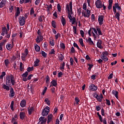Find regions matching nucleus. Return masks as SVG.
Wrapping results in <instances>:
<instances>
[{"mask_svg": "<svg viewBox=\"0 0 124 124\" xmlns=\"http://www.w3.org/2000/svg\"><path fill=\"white\" fill-rule=\"evenodd\" d=\"M52 93H56V88L52 87L50 89Z\"/></svg>", "mask_w": 124, "mask_h": 124, "instance_id": "nucleus-47", "label": "nucleus"}, {"mask_svg": "<svg viewBox=\"0 0 124 124\" xmlns=\"http://www.w3.org/2000/svg\"><path fill=\"white\" fill-rule=\"evenodd\" d=\"M70 62L71 65H73V62H74V60H73V59L71 57L70 58Z\"/></svg>", "mask_w": 124, "mask_h": 124, "instance_id": "nucleus-61", "label": "nucleus"}, {"mask_svg": "<svg viewBox=\"0 0 124 124\" xmlns=\"http://www.w3.org/2000/svg\"><path fill=\"white\" fill-rule=\"evenodd\" d=\"M25 113L24 112H20L19 113V117L20 120H24L25 119Z\"/></svg>", "mask_w": 124, "mask_h": 124, "instance_id": "nucleus-20", "label": "nucleus"}, {"mask_svg": "<svg viewBox=\"0 0 124 124\" xmlns=\"http://www.w3.org/2000/svg\"><path fill=\"white\" fill-rule=\"evenodd\" d=\"M26 101L25 100H22L20 104L21 107H22V108H24V107L26 106Z\"/></svg>", "mask_w": 124, "mask_h": 124, "instance_id": "nucleus-25", "label": "nucleus"}, {"mask_svg": "<svg viewBox=\"0 0 124 124\" xmlns=\"http://www.w3.org/2000/svg\"><path fill=\"white\" fill-rule=\"evenodd\" d=\"M63 74H62V72H60L58 74V78H62V76Z\"/></svg>", "mask_w": 124, "mask_h": 124, "instance_id": "nucleus-58", "label": "nucleus"}, {"mask_svg": "<svg viewBox=\"0 0 124 124\" xmlns=\"http://www.w3.org/2000/svg\"><path fill=\"white\" fill-rule=\"evenodd\" d=\"M6 4V0H2L0 2V8H2Z\"/></svg>", "mask_w": 124, "mask_h": 124, "instance_id": "nucleus-18", "label": "nucleus"}, {"mask_svg": "<svg viewBox=\"0 0 124 124\" xmlns=\"http://www.w3.org/2000/svg\"><path fill=\"white\" fill-rule=\"evenodd\" d=\"M88 66H89L88 68L89 71H91L92 70V68L93 67V65L89 63Z\"/></svg>", "mask_w": 124, "mask_h": 124, "instance_id": "nucleus-49", "label": "nucleus"}, {"mask_svg": "<svg viewBox=\"0 0 124 124\" xmlns=\"http://www.w3.org/2000/svg\"><path fill=\"white\" fill-rule=\"evenodd\" d=\"M74 47H75L76 48H77L78 50H80V47H79V46L76 43H74L73 44Z\"/></svg>", "mask_w": 124, "mask_h": 124, "instance_id": "nucleus-51", "label": "nucleus"}, {"mask_svg": "<svg viewBox=\"0 0 124 124\" xmlns=\"http://www.w3.org/2000/svg\"><path fill=\"white\" fill-rule=\"evenodd\" d=\"M89 90L90 91L95 92V91L97 90V86H95L94 84H90L89 85Z\"/></svg>", "mask_w": 124, "mask_h": 124, "instance_id": "nucleus-6", "label": "nucleus"}, {"mask_svg": "<svg viewBox=\"0 0 124 124\" xmlns=\"http://www.w3.org/2000/svg\"><path fill=\"white\" fill-rule=\"evenodd\" d=\"M65 65V63H64V62H63V63L62 64V66L60 67L61 70H63V69H64Z\"/></svg>", "mask_w": 124, "mask_h": 124, "instance_id": "nucleus-48", "label": "nucleus"}, {"mask_svg": "<svg viewBox=\"0 0 124 124\" xmlns=\"http://www.w3.org/2000/svg\"><path fill=\"white\" fill-rule=\"evenodd\" d=\"M41 54H42V55L43 56V57H44V58H46V57H47V53H46V52H45L43 50H41Z\"/></svg>", "mask_w": 124, "mask_h": 124, "instance_id": "nucleus-40", "label": "nucleus"}, {"mask_svg": "<svg viewBox=\"0 0 124 124\" xmlns=\"http://www.w3.org/2000/svg\"><path fill=\"white\" fill-rule=\"evenodd\" d=\"M106 104H107V105H108V106H110V105H111V103H110V100L106 99Z\"/></svg>", "mask_w": 124, "mask_h": 124, "instance_id": "nucleus-56", "label": "nucleus"}, {"mask_svg": "<svg viewBox=\"0 0 124 124\" xmlns=\"http://www.w3.org/2000/svg\"><path fill=\"white\" fill-rule=\"evenodd\" d=\"M96 31H98L99 35H103V33L101 31V29L98 27H96Z\"/></svg>", "mask_w": 124, "mask_h": 124, "instance_id": "nucleus-23", "label": "nucleus"}, {"mask_svg": "<svg viewBox=\"0 0 124 124\" xmlns=\"http://www.w3.org/2000/svg\"><path fill=\"white\" fill-rule=\"evenodd\" d=\"M68 18L70 20V22H71V21H72V25H74V24L76 23V18L75 17L72 18V16H71L70 13L68 14Z\"/></svg>", "mask_w": 124, "mask_h": 124, "instance_id": "nucleus-10", "label": "nucleus"}, {"mask_svg": "<svg viewBox=\"0 0 124 124\" xmlns=\"http://www.w3.org/2000/svg\"><path fill=\"white\" fill-rule=\"evenodd\" d=\"M13 6L12 5H10L9 7V11L10 12V13H11V12H12V11H13Z\"/></svg>", "mask_w": 124, "mask_h": 124, "instance_id": "nucleus-59", "label": "nucleus"}, {"mask_svg": "<svg viewBox=\"0 0 124 124\" xmlns=\"http://www.w3.org/2000/svg\"><path fill=\"white\" fill-rule=\"evenodd\" d=\"M33 70V67H29L27 68L28 72H31V71H32Z\"/></svg>", "mask_w": 124, "mask_h": 124, "instance_id": "nucleus-54", "label": "nucleus"}, {"mask_svg": "<svg viewBox=\"0 0 124 124\" xmlns=\"http://www.w3.org/2000/svg\"><path fill=\"white\" fill-rule=\"evenodd\" d=\"M7 29H6V27H3L1 35H2V36H4V34H7Z\"/></svg>", "mask_w": 124, "mask_h": 124, "instance_id": "nucleus-15", "label": "nucleus"}, {"mask_svg": "<svg viewBox=\"0 0 124 124\" xmlns=\"http://www.w3.org/2000/svg\"><path fill=\"white\" fill-rule=\"evenodd\" d=\"M4 63L6 66H8V64L10 63L9 60H8V59L5 60Z\"/></svg>", "mask_w": 124, "mask_h": 124, "instance_id": "nucleus-46", "label": "nucleus"}, {"mask_svg": "<svg viewBox=\"0 0 124 124\" xmlns=\"http://www.w3.org/2000/svg\"><path fill=\"white\" fill-rule=\"evenodd\" d=\"M86 41L87 42H89L90 45H93V44H94L93 43V41L92 40V38H91V37H89L88 38V39H86Z\"/></svg>", "mask_w": 124, "mask_h": 124, "instance_id": "nucleus-24", "label": "nucleus"}, {"mask_svg": "<svg viewBox=\"0 0 124 124\" xmlns=\"http://www.w3.org/2000/svg\"><path fill=\"white\" fill-rule=\"evenodd\" d=\"M103 19H104V16H99L98 22H99V24L100 26L103 25Z\"/></svg>", "mask_w": 124, "mask_h": 124, "instance_id": "nucleus-12", "label": "nucleus"}, {"mask_svg": "<svg viewBox=\"0 0 124 124\" xmlns=\"http://www.w3.org/2000/svg\"><path fill=\"white\" fill-rule=\"evenodd\" d=\"M96 7L97 8H102L103 7V4L100 0H97L95 2Z\"/></svg>", "mask_w": 124, "mask_h": 124, "instance_id": "nucleus-7", "label": "nucleus"}, {"mask_svg": "<svg viewBox=\"0 0 124 124\" xmlns=\"http://www.w3.org/2000/svg\"><path fill=\"white\" fill-rule=\"evenodd\" d=\"M109 55V53L107 51H105L102 53V55H101L103 57H107Z\"/></svg>", "mask_w": 124, "mask_h": 124, "instance_id": "nucleus-41", "label": "nucleus"}, {"mask_svg": "<svg viewBox=\"0 0 124 124\" xmlns=\"http://www.w3.org/2000/svg\"><path fill=\"white\" fill-rule=\"evenodd\" d=\"M83 9L87 10V3H84L83 5Z\"/></svg>", "mask_w": 124, "mask_h": 124, "instance_id": "nucleus-57", "label": "nucleus"}, {"mask_svg": "<svg viewBox=\"0 0 124 124\" xmlns=\"http://www.w3.org/2000/svg\"><path fill=\"white\" fill-rule=\"evenodd\" d=\"M19 69L20 71H24V67H23V63L21 62L20 63Z\"/></svg>", "mask_w": 124, "mask_h": 124, "instance_id": "nucleus-42", "label": "nucleus"}, {"mask_svg": "<svg viewBox=\"0 0 124 124\" xmlns=\"http://www.w3.org/2000/svg\"><path fill=\"white\" fill-rule=\"evenodd\" d=\"M51 24L54 29H56V28H57V26H56V21L55 20H52L51 21Z\"/></svg>", "mask_w": 124, "mask_h": 124, "instance_id": "nucleus-38", "label": "nucleus"}, {"mask_svg": "<svg viewBox=\"0 0 124 124\" xmlns=\"http://www.w3.org/2000/svg\"><path fill=\"white\" fill-rule=\"evenodd\" d=\"M60 47L61 48H62V49H65V45L63 43H61L60 44Z\"/></svg>", "mask_w": 124, "mask_h": 124, "instance_id": "nucleus-55", "label": "nucleus"}, {"mask_svg": "<svg viewBox=\"0 0 124 124\" xmlns=\"http://www.w3.org/2000/svg\"><path fill=\"white\" fill-rule=\"evenodd\" d=\"M50 55H53L55 54V49H52L49 52Z\"/></svg>", "mask_w": 124, "mask_h": 124, "instance_id": "nucleus-63", "label": "nucleus"}, {"mask_svg": "<svg viewBox=\"0 0 124 124\" xmlns=\"http://www.w3.org/2000/svg\"><path fill=\"white\" fill-rule=\"evenodd\" d=\"M5 43H6V40H3V41L0 43V46H5Z\"/></svg>", "mask_w": 124, "mask_h": 124, "instance_id": "nucleus-34", "label": "nucleus"}, {"mask_svg": "<svg viewBox=\"0 0 124 124\" xmlns=\"http://www.w3.org/2000/svg\"><path fill=\"white\" fill-rule=\"evenodd\" d=\"M50 82V77L48 76H46V84H49Z\"/></svg>", "mask_w": 124, "mask_h": 124, "instance_id": "nucleus-45", "label": "nucleus"}, {"mask_svg": "<svg viewBox=\"0 0 124 124\" xmlns=\"http://www.w3.org/2000/svg\"><path fill=\"white\" fill-rule=\"evenodd\" d=\"M45 102H46V104H47V105H48V106H50V104H51V103H50V100H49L48 98H46L45 99Z\"/></svg>", "mask_w": 124, "mask_h": 124, "instance_id": "nucleus-36", "label": "nucleus"}, {"mask_svg": "<svg viewBox=\"0 0 124 124\" xmlns=\"http://www.w3.org/2000/svg\"><path fill=\"white\" fill-rule=\"evenodd\" d=\"M61 23L63 27H64V26H65V24H66V21H65V19L64 17H63V16L62 17Z\"/></svg>", "mask_w": 124, "mask_h": 124, "instance_id": "nucleus-26", "label": "nucleus"}, {"mask_svg": "<svg viewBox=\"0 0 124 124\" xmlns=\"http://www.w3.org/2000/svg\"><path fill=\"white\" fill-rule=\"evenodd\" d=\"M14 79V75H11L10 76H7L6 78V84H3L2 88L8 92L9 90H10L9 87H11V84L13 86H15V80Z\"/></svg>", "mask_w": 124, "mask_h": 124, "instance_id": "nucleus-1", "label": "nucleus"}, {"mask_svg": "<svg viewBox=\"0 0 124 124\" xmlns=\"http://www.w3.org/2000/svg\"><path fill=\"white\" fill-rule=\"evenodd\" d=\"M101 59H102V60L103 61H104V62H107V61H108V58H107V57L106 56H101Z\"/></svg>", "mask_w": 124, "mask_h": 124, "instance_id": "nucleus-43", "label": "nucleus"}, {"mask_svg": "<svg viewBox=\"0 0 124 124\" xmlns=\"http://www.w3.org/2000/svg\"><path fill=\"white\" fill-rule=\"evenodd\" d=\"M46 122H47V118H45L44 117L41 116L39 119V122L38 123V124H46Z\"/></svg>", "mask_w": 124, "mask_h": 124, "instance_id": "nucleus-5", "label": "nucleus"}, {"mask_svg": "<svg viewBox=\"0 0 124 124\" xmlns=\"http://www.w3.org/2000/svg\"><path fill=\"white\" fill-rule=\"evenodd\" d=\"M50 108H49V107L46 106V108H45L42 112V116H43V117L45 116H47L48 114H49V112H50Z\"/></svg>", "mask_w": 124, "mask_h": 124, "instance_id": "nucleus-3", "label": "nucleus"}, {"mask_svg": "<svg viewBox=\"0 0 124 124\" xmlns=\"http://www.w3.org/2000/svg\"><path fill=\"white\" fill-rule=\"evenodd\" d=\"M12 44H8L6 46V48L7 50H8L9 51H11L12 50V48L14 47V43H13V41L12 42Z\"/></svg>", "mask_w": 124, "mask_h": 124, "instance_id": "nucleus-11", "label": "nucleus"}, {"mask_svg": "<svg viewBox=\"0 0 124 124\" xmlns=\"http://www.w3.org/2000/svg\"><path fill=\"white\" fill-rule=\"evenodd\" d=\"M10 93L9 94V97H14L15 96V91H14V89L13 87L10 88Z\"/></svg>", "mask_w": 124, "mask_h": 124, "instance_id": "nucleus-8", "label": "nucleus"}, {"mask_svg": "<svg viewBox=\"0 0 124 124\" xmlns=\"http://www.w3.org/2000/svg\"><path fill=\"white\" fill-rule=\"evenodd\" d=\"M81 13L82 15H83L84 17H86L87 18H90V16H91V12L89 13L87 15H86V13L85 12H82Z\"/></svg>", "mask_w": 124, "mask_h": 124, "instance_id": "nucleus-28", "label": "nucleus"}, {"mask_svg": "<svg viewBox=\"0 0 124 124\" xmlns=\"http://www.w3.org/2000/svg\"><path fill=\"white\" fill-rule=\"evenodd\" d=\"M28 113L29 115H31V113H32V112H33V111H34V108H33V107H31V108H28Z\"/></svg>", "mask_w": 124, "mask_h": 124, "instance_id": "nucleus-19", "label": "nucleus"}, {"mask_svg": "<svg viewBox=\"0 0 124 124\" xmlns=\"http://www.w3.org/2000/svg\"><path fill=\"white\" fill-rule=\"evenodd\" d=\"M34 49L36 52H39L40 51V46H39L38 45H36L34 46Z\"/></svg>", "mask_w": 124, "mask_h": 124, "instance_id": "nucleus-30", "label": "nucleus"}, {"mask_svg": "<svg viewBox=\"0 0 124 124\" xmlns=\"http://www.w3.org/2000/svg\"><path fill=\"white\" fill-rule=\"evenodd\" d=\"M95 98L97 99V100L99 101V102H102V99L99 97V95L98 94H96V96H95Z\"/></svg>", "mask_w": 124, "mask_h": 124, "instance_id": "nucleus-29", "label": "nucleus"}, {"mask_svg": "<svg viewBox=\"0 0 124 124\" xmlns=\"http://www.w3.org/2000/svg\"><path fill=\"white\" fill-rule=\"evenodd\" d=\"M18 20L20 26H24L26 24V20H25V17L24 16H19Z\"/></svg>", "mask_w": 124, "mask_h": 124, "instance_id": "nucleus-4", "label": "nucleus"}, {"mask_svg": "<svg viewBox=\"0 0 124 124\" xmlns=\"http://www.w3.org/2000/svg\"><path fill=\"white\" fill-rule=\"evenodd\" d=\"M79 42L82 47H84L85 46V45H84V42H83V39L82 38H80L79 39Z\"/></svg>", "mask_w": 124, "mask_h": 124, "instance_id": "nucleus-39", "label": "nucleus"}, {"mask_svg": "<svg viewBox=\"0 0 124 124\" xmlns=\"http://www.w3.org/2000/svg\"><path fill=\"white\" fill-rule=\"evenodd\" d=\"M102 44V42L100 40H98V42H97V47L99 48L100 49H102L103 47L101 46Z\"/></svg>", "mask_w": 124, "mask_h": 124, "instance_id": "nucleus-17", "label": "nucleus"}, {"mask_svg": "<svg viewBox=\"0 0 124 124\" xmlns=\"http://www.w3.org/2000/svg\"><path fill=\"white\" fill-rule=\"evenodd\" d=\"M44 16H41L40 17H39V22H42L43 21V19H42L43 18H44Z\"/></svg>", "mask_w": 124, "mask_h": 124, "instance_id": "nucleus-62", "label": "nucleus"}, {"mask_svg": "<svg viewBox=\"0 0 124 124\" xmlns=\"http://www.w3.org/2000/svg\"><path fill=\"white\" fill-rule=\"evenodd\" d=\"M71 52L72 53H75V49L74 48V47L72 46L71 48Z\"/></svg>", "mask_w": 124, "mask_h": 124, "instance_id": "nucleus-64", "label": "nucleus"}, {"mask_svg": "<svg viewBox=\"0 0 124 124\" xmlns=\"http://www.w3.org/2000/svg\"><path fill=\"white\" fill-rule=\"evenodd\" d=\"M75 101L76 102V104L78 105V104H79V102H80V99H79L78 97H76L75 98Z\"/></svg>", "mask_w": 124, "mask_h": 124, "instance_id": "nucleus-33", "label": "nucleus"}, {"mask_svg": "<svg viewBox=\"0 0 124 124\" xmlns=\"http://www.w3.org/2000/svg\"><path fill=\"white\" fill-rule=\"evenodd\" d=\"M113 11L115 13H117V9L118 11H122V5H120L119 3H115L112 7Z\"/></svg>", "mask_w": 124, "mask_h": 124, "instance_id": "nucleus-2", "label": "nucleus"}, {"mask_svg": "<svg viewBox=\"0 0 124 124\" xmlns=\"http://www.w3.org/2000/svg\"><path fill=\"white\" fill-rule=\"evenodd\" d=\"M14 101H12L11 102V104L10 105L11 109V110H12V111L14 110Z\"/></svg>", "mask_w": 124, "mask_h": 124, "instance_id": "nucleus-37", "label": "nucleus"}, {"mask_svg": "<svg viewBox=\"0 0 124 124\" xmlns=\"http://www.w3.org/2000/svg\"><path fill=\"white\" fill-rule=\"evenodd\" d=\"M101 113L102 116H105V110L104 108H102L101 110Z\"/></svg>", "mask_w": 124, "mask_h": 124, "instance_id": "nucleus-53", "label": "nucleus"}, {"mask_svg": "<svg viewBox=\"0 0 124 124\" xmlns=\"http://www.w3.org/2000/svg\"><path fill=\"white\" fill-rule=\"evenodd\" d=\"M57 9L59 12H61V10H62V7L61 6V5L60 4V3H58L57 4Z\"/></svg>", "mask_w": 124, "mask_h": 124, "instance_id": "nucleus-50", "label": "nucleus"}, {"mask_svg": "<svg viewBox=\"0 0 124 124\" xmlns=\"http://www.w3.org/2000/svg\"><path fill=\"white\" fill-rule=\"evenodd\" d=\"M28 75H29V73L28 72H26L22 75V78H27L28 77Z\"/></svg>", "mask_w": 124, "mask_h": 124, "instance_id": "nucleus-35", "label": "nucleus"}, {"mask_svg": "<svg viewBox=\"0 0 124 124\" xmlns=\"http://www.w3.org/2000/svg\"><path fill=\"white\" fill-rule=\"evenodd\" d=\"M111 93H112V94L114 95L116 98L118 99V94L119 93V92H118V91H117L116 90H112Z\"/></svg>", "mask_w": 124, "mask_h": 124, "instance_id": "nucleus-22", "label": "nucleus"}, {"mask_svg": "<svg viewBox=\"0 0 124 124\" xmlns=\"http://www.w3.org/2000/svg\"><path fill=\"white\" fill-rule=\"evenodd\" d=\"M34 13V10L33 9V8H31L30 10V15H32Z\"/></svg>", "mask_w": 124, "mask_h": 124, "instance_id": "nucleus-60", "label": "nucleus"}, {"mask_svg": "<svg viewBox=\"0 0 124 124\" xmlns=\"http://www.w3.org/2000/svg\"><path fill=\"white\" fill-rule=\"evenodd\" d=\"M73 32L75 34H77V28L76 26H73Z\"/></svg>", "mask_w": 124, "mask_h": 124, "instance_id": "nucleus-52", "label": "nucleus"}, {"mask_svg": "<svg viewBox=\"0 0 124 124\" xmlns=\"http://www.w3.org/2000/svg\"><path fill=\"white\" fill-rule=\"evenodd\" d=\"M19 14H20V8L19 7H17L16 9V13L15 14L16 19H17V17L19 16Z\"/></svg>", "mask_w": 124, "mask_h": 124, "instance_id": "nucleus-21", "label": "nucleus"}, {"mask_svg": "<svg viewBox=\"0 0 124 124\" xmlns=\"http://www.w3.org/2000/svg\"><path fill=\"white\" fill-rule=\"evenodd\" d=\"M113 1V0H108V10H111V9H112Z\"/></svg>", "mask_w": 124, "mask_h": 124, "instance_id": "nucleus-16", "label": "nucleus"}, {"mask_svg": "<svg viewBox=\"0 0 124 124\" xmlns=\"http://www.w3.org/2000/svg\"><path fill=\"white\" fill-rule=\"evenodd\" d=\"M58 86V83L56 79H53L50 82L49 88L51 87H57Z\"/></svg>", "mask_w": 124, "mask_h": 124, "instance_id": "nucleus-13", "label": "nucleus"}, {"mask_svg": "<svg viewBox=\"0 0 124 124\" xmlns=\"http://www.w3.org/2000/svg\"><path fill=\"white\" fill-rule=\"evenodd\" d=\"M70 6V9H69ZM66 9L68 11V14L70 13V11L72 12V1L70 2L69 5L68 4L66 5Z\"/></svg>", "mask_w": 124, "mask_h": 124, "instance_id": "nucleus-9", "label": "nucleus"}, {"mask_svg": "<svg viewBox=\"0 0 124 124\" xmlns=\"http://www.w3.org/2000/svg\"><path fill=\"white\" fill-rule=\"evenodd\" d=\"M47 90H48V88H47L46 87H45L42 93V95H44V94H45V93H46V91Z\"/></svg>", "mask_w": 124, "mask_h": 124, "instance_id": "nucleus-44", "label": "nucleus"}, {"mask_svg": "<svg viewBox=\"0 0 124 124\" xmlns=\"http://www.w3.org/2000/svg\"><path fill=\"white\" fill-rule=\"evenodd\" d=\"M59 60L60 61H63V59H64V56L62 55V54H60L58 57Z\"/></svg>", "mask_w": 124, "mask_h": 124, "instance_id": "nucleus-31", "label": "nucleus"}, {"mask_svg": "<svg viewBox=\"0 0 124 124\" xmlns=\"http://www.w3.org/2000/svg\"><path fill=\"white\" fill-rule=\"evenodd\" d=\"M120 16H121L120 13L119 12H116V14L115 15V17L119 21H120Z\"/></svg>", "mask_w": 124, "mask_h": 124, "instance_id": "nucleus-27", "label": "nucleus"}, {"mask_svg": "<svg viewBox=\"0 0 124 124\" xmlns=\"http://www.w3.org/2000/svg\"><path fill=\"white\" fill-rule=\"evenodd\" d=\"M52 120H53V115L48 114L47 116V120L50 121V122H52Z\"/></svg>", "mask_w": 124, "mask_h": 124, "instance_id": "nucleus-32", "label": "nucleus"}, {"mask_svg": "<svg viewBox=\"0 0 124 124\" xmlns=\"http://www.w3.org/2000/svg\"><path fill=\"white\" fill-rule=\"evenodd\" d=\"M43 40V36L42 35L37 36V38L36 39V42L37 43H40L41 41Z\"/></svg>", "mask_w": 124, "mask_h": 124, "instance_id": "nucleus-14", "label": "nucleus"}]
</instances>
